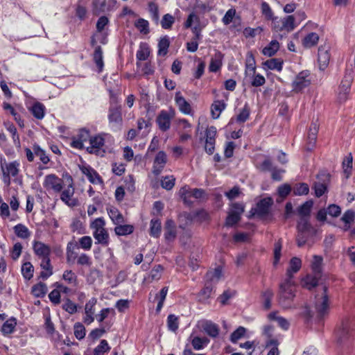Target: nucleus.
Returning <instances> with one entry per match:
<instances>
[{
    "mask_svg": "<svg viewBox=\"0 0 355 355\" xmlns=\"http://www.w3.org/2000/svg\"><path fill=\"white\" fill-rule=\"evenodd\" d=\"M296 288L294 282L290 279H286L279 285L278 292V302L284 309L295 308L293 300L295 297Z\"/></svg>",
    "mask_w": 355,
    "mask_h": 355,
    "instance_id": "1",
    "label": "nucleus"
},
{
    "mask_svg": "<svg viewBox=\"0 0 355 355\" xmlns=\"http://www.w3.org/2000/svg\"><path fill=\"white\" fill-rule=\"evenodd\" d=\"M295 27V17L294 15H286L283 17H275L271 22L272 31L277 33L281 38L293 31Z\"/></svg>",
    "mask_w": 355,
    "mask_h": 355,
    "instance_id": "2",
    "label": "nucleus"
},
{
    "mask_svg": "<svg viewBox=\"0 0 355 355\" xmlns=\"http://www.w3.org/2000/svg\"><path fill=\"white\" fill-rule=\"evenodd\" d=\"M105 222L103 218L95 219L90 225V228L94 230L93 236L96 243L103 246H107L110 243V236L107 230L105 227Z\"/></svg>",
    "mask_w": 355,
    "mask_h": 355,
    "instance_id": "3",
    "label": "nucleus"
},
{
    "mask_svg": "<svg viewBox=\"0 0 355 355\" xmlns=\"http://www.w3.org/2000/svg\"><path fill=\"white\" fill-rule=\"evenodd\" d=\"M327 293V288L324 286L321 295L315 297V309L320 319H322L329 313V303Z\"/></svg>",
    "mask_w": 355,
    "mask_h": 355,
    "instance_id": "4",
    "label": "nucleus"
},
{
    "mask_svg": "<svg viewBox=\"0 0 355 355\" xmlns=\"http://www.w3.org/2000/svg\"><path fill=\"white\" fill-rule=\"evenodd\" d=\"M107 117L112 128L120 129L123 122L121 105L112 103L109 107Z\"/></svg>",
    "mask_w": 355,
    "mask_h": 355,
    "instance_id": "5",
    "label": "nucleus"
},
{
    "mask_svg": "<svg viewBox=\"0 0 355 355\" xmlns=\"http://www.w3.org/2000/svg\"><path fill=\"white\" fill-rule=\"evenodd\" d=\"M352 81V71H346L338 87V99L340 103L345 102L347 100Z\"/></svg>",
    "mask_w": 355,
    "mask_h": 355,
    "instance_id": "6",
    "label": "nucleus"
},
{
    "mask_svg": "<svg viewBox=\"0 0 355 355\" xmlns=\"http://www.w3.org/2000/svg\"><path fill=\"white\" fill-rule=\"evenodd\" d=\"M70 183L68 186L62 189L60 193V200L70 207H74L78 205V200L73 198L75 189L73 187V179L70 177Z\"/></svg>",
    "mask_w": 355,
    "mask_h": 355,
    "instance_id": "7",
    "label": "nucleus"
},
{
    "mask_svg": "<svg viewBox=\"0 0 355 355\" xmlns=\"http://www.w3.org/2000/svg\"><path fill=\"white\" fill-rule=\"evenodd\" d=\"M105 139L102 135L92 137L89 139V146L87 147V151L91 154L101 155L105 153L103 149Z\"/></svg>",
    "mask_w": 355,
    "mask_h": 355,
    "instance_id": "8",
    "label": "nucleus"
},
{
    "mask_svg": "<svg viewBox=\"0 0 355 355\" xmlns=\"http://www.w3.org/2000/svg\"><path fill=\"white\" fill-rule=\"evenodd\" d=\"M43 186L47 191L60 193L63 189V180L55 174H49L45 176Z\"/></svg>",
    "mask_w": 355,
    "mask_h": 355,
    "instance_id": "9",
    "label": "nucleus"
},
{
    "mask_svg": "<svg viewBox=\"0 0 355 355\" xmlns=\"http://www.w3.org/2000/svg\"><path fill=\"white\" fill-rule=\"evenodd\" d=\"M310 73L308 71H301L292 83L293 91L299 92L311 84Z\"/></svg>",
    "mask_w": 355,
    "mask_h": 355,
    "instance_id": "10",
    "label": "nucleus"
},
{
    "mask_svg": "<svg viewBox=\"0 0 355 355\" xmlns=\"http://www.w3.org/2000/svg\"><path fill=\"white\" fill-rule=\"evenodd\" d=\"M173 116V110H171L169 112L162 110L156 119V122L159 128L163 132L168 130L171 127V121Z\"/></svg>",
    "mask_w": 355,
    "mask_h": 355,
    "instance_id": "11",
    "label": "nucleus"
},
{
    "mask_svg": "<svg viewBox=\"0 0 355 355\" xmlns=\"http://www.w3.org/2000/svg\"><path fill=\"white\" fill-rule=\"evenodd\" d=\"M216 133V128L214 126H210L206 130L205 150L209 155H212L214 152Z\"/></svg>",
    "mask_w": 355,
    "mask_h": 355,
    "instance_id": "12",
    "label": "nucleus"
},
{
    "mask_svg": "<svg viewBox=\"0 0 355 355\" xmlns=\"http://www.w3.org/2000/svg\"><path fill=\"white\" fill-rule=\"evenodd\" d=\"M180 196L184 200V203H191L189 200L190 197H193L196 199L202 198L205 191L202 189H190L187 187H182L180 190Z\"/></svg>",
    "mask_w": 355,
    "mask_h": 355,
    "instance_id": "13",
    "label": "nucleus"
},
{
    "mask_svg": "<svg viewBox=\"0 0 355 355\" xmlns=\"http://www.w3.org/2000/svg\"><path fill=\"white\" fill-rule=\"evenodd\" d=\"M91 137L89 130L85 128L80 129L77 135L72 138L71 146L77 149H83L84 148L83 143L89 140Z\"/></svg>",
    "mask_w": 355,
    "mask_h": 355,
    "instance_id": "14",
    "label": "nucleus"
},
{
    "mask_svg": "<svg viewBox=\"0 0 355 355\" xmlns=\"http://www.w3.org/2000/svg\"><path fill=\"white\" fill-rule=\"evenodd\" d=\"M330 58L329 46L326 45L320 46L318 49V60L320 69L324 70L328 66Z\"/></svg>",
    "mask_w": 355,
    "mask_h": 355,
    "instance_id": "15",
    "label": "nucleus"
},
{
    "mask_svg": "<svg viewBox=\"0 0 355 355\" xmlns=\"http://www.w3.org/2000/svg\"><path fill=\"white\" fill-rule=\"evenodd\" d=\"M166 162L167 157L166 153L164 151H159L157 154L153 162V173L155 175H158L162 173Z\"/></svg>",
    "mask_w": 355,
    "mask_h": 355,
    "instance_id": "16",
    "label": "nucleus"
},
{
    "mask_svg": "<svg viewBox=\"0 0 355 355\" xmlns=\"http://www.w3.org/2000/svg\"><path fill=\"white\" fill-rule=\"evenodd\" d=\"M19 162L18 161H13L7 163L5 160L3 162L1 161V171L6 173L10 177H16L19 172Z\"/></svg>",
    "mask_w": 355,
    "mask_h": 355,
    "instance_id": "17",
    "label": "nucleus"
},
{
    "mask_svg": "<svg viewBox=\"0 0 355 355\" xmlns=\"http://www.w3.org/2000/svg\"><path fill=\"white\" fill-rule=\"evenodd\" d=\"M272 203L273 200L271 198H265L261 200L257 205V214L261 218L267 216Z\"/></svg>",
    "mask_w": 355,
    "mask_h": 355,
    "instance_id": "18",
    "label": "nucleus"
},
{
    "mask_svg": "<svg viewBox=\"0 0 355 355\" xmlns=\"http://www.w3.org/2000/svg\"><path fill=\"white\" fill-rule=\"evenodd\" d=\"M33 248L35 254L40 258H49L51 254V248L41 241H34Z\"/></svg>",
    "mask_w": 355,
    "mask_h": 355,
    "instance_id": "19",
    "label": "nucleus"
},
{
    "mask_svg": "<svg viewBox=\"0 0 355 355\" xmlns=\"http://www.w3.org/2000/svg\"><path fill=\"white\" fill-rule=\"evenodd\" d=\"M318 125L316 122H313L309 130L308 136H307V145H306V149L307 150H311L313 147L315 146V144L316 143L317 139V135L318 132Z\"/></svg>",
    "mask_w": 355,
    "mask_h": 355,
    "instance_id": "20",
    "label": "nucleus"
},
{
    "mask_svg": "<svg viewBox=\"0 0 355 355\" xmlns=\"http://www.w3.org/2000/svg\"><path fill=\"white\" fill-rule=\"evenodd\" d=\"M177 235L176 225L171 219H168L164 226V238L168 242L173 241Z\"/></svg>",
    "mask_w": 355,
    "mask_h": 355,
    "instance_id": "21",
    "label": "nucleus"
},
{
    "mask_svg": "<svg viewBox=\"0 0 355 355\" xmlns=\"http://www.w3.org/2000/svg\"><path fill=\"white\" fill-rule=\"evenodd\" d=\"M175 101L180 110L182 113L185 114H191V107L190 104L186 101V99L182 96L180 92H177L175 93Z\"/></svg>",
    "mask_w": 355,
    "mask_h": 355,
    "instance_id": "22",
    "label": "nucleus"
},
{
    "mask_svg": "<svg viewBox=\"0 0 355 355\" xmlns=\"http://www.w3.org/2000/svg\"><path fill=\"white\" fill-rule=\"evenodd\" d=\"M79 247L76 243L69 242L67 246L66 258L67 263H73L75 260L78 259V254L76 251Z\"/></svg>",
    "mask_w": 355,
    "mask_h": 355,
    "instance_id": "23",
    "label": "nucleus"
},
{
    "mask_svg": "<svg viewBox=\"0 0 355 355\" xmlns=\"http://www.w3.org/2000/svg\"><path fill=\"white\" fill-rule=\"evenodd\" d=\"M223 54L216 51L214 55L211 58L209 66V69L211 72H217L223 64Z\"/></svg>",
    "mask_w": 355,
    "mask_h": 355,
    "instance_id": "24",
    "label": "nucleus"
},
{
    "mask_svg": "<svg viewBox=\"0 0 355 355\" xmlns=\"http://www.w3.org/2000/svg\"><path fill=\"white\" fill-rule=\"evenodd\" d=\"M83 173L87 176L88 180L92 184H101L103 183V180L98 173L92 168L84 167L82 169Z\"/></svg>",
    "mask_w": 355,
    "mask_h": 355,
    "instance_id": "25",
    "label": "nucleus"
},
{
    "mask_svg": "<svg viewBox=\"0 0 355 355\" xmlns=\"http://www.w3.org/2000/svg\"><path fill=\"white\" fill-rule=\"evenodd\" d=\"M338 339L342 342L350 334V324L348 320H343L336 331Z\"/></svg>",
    "mask_w": 355,
    "mask_h": 355,
    "instance_id": "26",
    "label": "nucleus"
},
{
    "mask_svg": "<svg viewBox=\"0 0 355 355\" xmlns=\"http://www.w3.org/2000/svg\"><path fill=\"white\" fill-rule=\"evenodd\" d=\"M302 261L300 259L297 257H293L291 259L289 263V268L286 271V279H290L291 280L293 278V274L297 272L301 268Z\"/></svg>",
    "mask_w": 355,
    "mask_h": 355,
    "instance_id": "27",
    "label": "nucleus"
},
{
    "mask_svg": "<svg viewBox=\"0 0 355 355\" xmlns=\"http://www.w3.org/2000/svg\"><path fill=\"white\" fill-rule=\"evenodd\" d=\"M107 214L114 224L119 225L125 223L123 216L117 208L112 207L107 209Z\"/></svg>",
    "mask_w": 355,
    "mask_h": 355,
    "instance_id": "28",
    "label": "nucleus"
},
{
    "mask_svg": "<svg viewBox=\"0 0 355 355\" xmlns=\"http://www.w3.org/2000/svg\"><path fill=\"white\" fill-rule=\"evenodd\" d=\"M320 277L321 275H317L314 273L313 275H307L302 280L303 286L311 290L318 285Z\"/></svg>",
    "mask_w": 355,
    "mask_h": 355,
    "instance_id": "29",
    "label": "nucleus"
},
{
    "mask_svg": "<svg viewBox=\"0 0 355 355\" xmlns=\"http://www.w3.org/2000/svg\"><path fill=\"white\" fill-rule=\"evenodd\" d=\"M203 329L207 335L212 338L217 337L220 331L218 326L211 321H206L204 323Z\"/></svg>",
    "mask_w": 355,
    "mask_h": 355,
    "instance_id": "30",
    "label": "nucleus"
},
{
    "mask_svg": "<svg viewBox=\"0 0 355 355\" xmlns=\"http://www.w3.org/2000/svg\"><path fill=\"white\" fill-rule=\"evenodd\" d=\"M319 40V36L315 33H310L302 40V44L305 48H311L315 46Z\"/></svg>",
    "mask_w": 355,
    "mask_h": 355,
    "instance_id": "31",
    "label": "nucleus"
},
{
    "mask_svg": "<svg viewBox=\"0 0 355 355\" xmlns=\"http://www.w3.org/2000/svg\"><path fill=\"white\" fill-rule=\"evenodd\" d=\"M164 270V268L161 265L155 266L150 272L147 280L149 282H153V281L159 280L162 275Z\"/></svg>",
    "mask_w": 355,
    "mask_h": 355,
    "instance_id": "32",
    "label": "nucleus"
},
{
    "mask_svg": "<svg viewBox=\"0 0 355 355\" xmlns=\"http://www.w3.org/2000/svg\"><path fill=\"white\" fill-rule=\"evenodd\" d=\"M213 286L211 282H207L204 288L200 291L198 298L200 302H205L209 299L212 293Z\"/></svg>",
    "mask_w": 355,
    "mask_h": 355,
    "instance_id": "33",
    "label": "nucleus"
},
{
    "mask_svg": "<svg viewBox=\"0 0 355 355\" xmlns=\"http://www.w3.org/2000/svg\"><path fill=\"white\" fill-rule=\"evenodd\" d=\"M279 49V43L277 40H272L269 44L263 48V55L271 57L274 55Z\"/></svg>",
    "mask_w": 355,
    "mask_h": 355,
    "instance_id": "34",
    "label": "nucleus"
},
{
    "mask_svg": "<svg viewBox=\"0 0 355 355\" xmlns=\"http://www.w3.org/2000/svg\"><path fill=\"white\" fill-rule=\"evenodd\" d=\"M14 232L19 238L26 239L31 236V232L28 227L23 224H17L14 227Z\"/></svg>",
    "mask_w": 355,
    "mask_h": 355,
    "instance_id": "35",
    "label": "nucleus"
},
{
    "mask_svg": "<svg viewBox=\"0 0 355 355\" xmlns=\"http://www.w3.org/2000/svg\"><path fill=\"white\" fill-rule=\"evenodd\" d=\"M225 108V104L223 101H216L211 105V112L214 119H218L221 112Z\"/></svg>",
    "mask_w": 355,
    "mask_h": 355,
    "instance_id": "36",
    "label": "nucleus"
},
{
    "mask_svg": "<svg viewBox=\"0 0 355 355\" xmlns=\"http://www.w3.org/2000/svg\"><path fill=\"white\" fill-rule=\"evenodd\" d=\"M313 205V202L312 200L305 202L299 207L297 209L298 215L300 216V217L309 218Z\"/></svg>",
    "mask_w": 355,
    "mask_h": 355,
    "instance_id": "37",
    "label": "nucleus"
},
{
    "mask_svg": "<svg viewBox=\"0 0 355 355\" xmlns=\"http://www.w3.org/2000/svg\"><path fill=\"white\" fill-rule=\"evenodd\" d=\"M134 231V227L131 225H116L114 228L115 234L118 236H125L130 234Z\"/></svg>",
    "mask_w": 355,
    "mask_h": 355,
    "instance_id": "38",
    "label": "nucleus"
},
{
    "mask_svg": "<svg viewBox=\"0 0 355 355\" xmlns=\"http://www.w3.org/2000/svg\"><path fill=\"white\" fill-rule=\"evenodd\" d=\"M17 325L16 319L12 318L6 320L1 327V331L3 335H8L12 333Z\"/></svg>",
    "mask_w": 355,
    "mask_h": 355,
    "instance_id": "39",
    "label": "nucleus"
},
{
    "mask_svg": "<svg viewBox=\"0 0 355 355\" xmlns=\"http://www.w3.org/2000/svg\"><path fill=\"white\" fill-rule=\"evenodd\" d=\"M313 260L311 263V270L313 273L317 275H321L322 274V257L318 255H314L313 257Z\"/></svg>",
    "mask_w": 355,
    "mask_h": 355,
    "instance_id": "40",
    "label": "nucleus"
},
{
    "mask_svg": "<svg viewBox=\"0 0 355 355\" xmlns=\"http://www.w3.org/2000/svg\"><path fill=\"white\" fill-rule=\"evenodd\" d=\"M161 222L159 219L150 220V234L151 236L158 238L161 234Z\"/></svg>",
    "mask_w": 355,
    "mask_h": 355,
    "instance_id": "41",
    "label": "nucleus"
},
{
    "mask_svg": "<svg viewBox=\"0 0 355 355\" xmlns=\"http://www.w3.org/2000/svg\"><path fill=\"white\" fill-rule=\"evenodd\" d=\"M168 288L167 286L163 287L159 293L155 296V298L158 300L156 311L159 313L163 307L164 301L166 300Z\"/></svg>",
    "mask_w": 355,
    "mask_h": 355,
    "instance_id": "42",
    "label": "nucleus"
},
{
    "mask_svg": "<svg viewBox=\"0 0 355 355\" xmlns=\"http://www.w3.org/2000/svg\"><path fill=\"white\" fill-rule=\"evenodd\" d=\"M47 292V287L44 283L40 282L32 287V293L37 297H42Z\"/></svg>",
    "mask_w": 355,
    "mask_h": 355,
    "instance_id": "43",
    "label": "nucleus"
},
{
    "mask_svg": "<svg viewBox=\"0 0 355 355\" xmlns=\"http://www.w3.org/2000/svg\"><path fill=\"white\" fill-rule=\"evenodd\" d=\"M45 107L43 104L36 103L32 106L31 111L32 114L37 119H42L44 116Z\"/></svg>",
    "mask_w": 355,
    "mask_h": 355,
    "instance_id": "44",
    "label": "nucleus"
},
{
    "mask_svg": "<svg viewBox=\"0 0 355 355\" xmlns=\"http://www.w3.org/2000/svg\"><path fill=\"white\" fill-rule=\"evenodd\" d=\"M282 64L283 62L277 58H271L263 63V65L268 69L271 70H277L279 71L282 69Z\"/></svg>",
    "mask_w": 355,
    "mask_h": 355,
    "instance_id": "45",
    "label": "nucleus"
},
{
    "mask_svg": "<svg viewBox=\"0 0 355 355\" xmlns=\"http://www.w3.org/2000/svg\"><path fill=\"white\" fill-rule=\"evenodd\" d=\"M191 342L194 349L200 350L208 344L209 340L205 337L200 338L195 336L192 338Z\"/></svg>",
    "mask_w": 355,
    "mask_h": 355,
    "instance_id": "46",
    "label": "nucleus"
},
{
    "mask_svg": "<svg viewBox=\"0 0 355 355\" xmlns=\"http://www.w3.org/2000/svg\"><path fill=\"white\" fill-rule=\"evenodd\" d=\"M245 73L254 74L256 72L255 59L252 53H248L245 62Z\"/></svg>",
    "mask_w": 355,
    "mask_h": 355,
    "instance_id": "47",
    "label": "nucleus"
},
{
    "mask_svg": "<svg viewBox=\"0 0 355 355\" xmlns=\"http://www.w3.org/2000/svg\"><path fill=\"white\" fill-rule=\"evenodd\" d=\"M268 318L270 320H276L279 327L283 329L287 330L289 328V322L285 318L278 316L276 312L269 313Z\"/></svg>",
    "mask_w": 355,
    "mask_h": 355,
    "instance_id": "48",
    "label": "nucleus"
},
{
    "mask_svg": "<svg viewBox=\"0 0 355 355\" xmlns=\"http://www.w3.org/2000/svg\"><path fill=\"white\" fill-rule=\"evenodd\" d=\"M170 42L168 36H164L161 38L158 43V55H166L168 53V49L169 47Z\"/></svg>",
    "mask_w": 355,
    "mask_h": 355,
    "instance_id": "49",
    "label": "nucleus"
},
{
    "mask_svg": "<svg viewBox=\"0 0 355 355\" xmlns=\"http://www.w3.org/2000/svg\"><path fill=\"white\" fill-rule=\"evenodd\" d=\"M33 150L35 153V155L37 157H39L40 161L44 164H46L50 161L49 157L46 155L45 150L42 149L39 145L35 144L33 146Z\"/></svg>",
    "mask_w": 355,
    "mask_h": 355,
    "instance_id": "50",
    "label": "nucleus"
},
{
    "mask_svg": "<svg viewBox=\"0 0 355 355\" xmlns=\"http://www.w3.org/2000/svg\"><path fill=\"white\" fill-rule=\"evenodd\" d=\"M34 268L31 262H26L21 266V273L26 279H31L33 276Z\"/></svg>",
    "mask_w": 355,
    "mask_h": 355,
    "instance_id": "51",
    "label": "nucleus"
},
{
    "mask_svg": "<svg viewBox=\"0 0 355 355\" xmlns=\"http://www.w3.org/2000/svg\"><path fill=\"white\" fill-rule=\"evenodd\" d=\"M222 277V270L221 268H216L214 271H209L207 273L206 277L207 282H214L216 283Z\"/></svg>",
    "mask_w": 355,
    "mask_h": 355,
    "instance_id": "52",
    "label": "nucleus"
},
{
    "mask_svg": "<svg viewBox=\"0 0 355 355\" xmlns=\"http://www.w3.org/2000/svg\"><path fill=\"white\" fill-rule=\"evenodd\" d=\"M94 60L101 71L103 67V51L100 46L96 47L94 53Z\"/></svg>",
    "mask_w": 355,
    "mask_h": 355,
    "instance_id": "53",
    "label": "nucleus"
},
{
    "mask_svg": "<svg viewBox=\"0 0 355 355\" xmlns=\"http://www.w3.org/2000/svg\"><path fill=\"white\" fill-rule=\"evenodd\" d=\"M106 0H93V12L96 15H98L103 12L105 9Z\"/></svg>",
    "mask_w": 355,
    "mask_h": 355,
    "instance_id": "54",
    "label": "nucleus"
},
{
    "mask_svg": "<svg viewBox=\"0 0 355 355\" xmlns=\"http://www.w3.org/2000/svg\"><path fill=\"white\" fill-rule=\"evenodd\" d=\"M62 309L72 315L77 312L78 306L77 304L73 302L70 299L67 298L62 306Z\"/></svg>",
    "mask_w": 355,
    "mask_h": 355,
    "instance_id": "55",
    "label": "nucleus"
},
{
    "mask_svg": "<svg viewBox=\"0 0 355 355\" xmlns=\"http://www.w3.org/2000/svg\"><path fill=\"white\" fill-rule=\"evenodd\" d=\"M135 26L141 33L148 34L149 33V23L144 19H139L135 21Z\"/></svg>",
    "mask_w": 355,
    "mask_h": 355,
    "instance_id": "56",
    "label": "nucleus"
},
{
    "mask_svg": "<svg viewBox=\"0 0 355 355\" xmlns=\"http://www.w3.org/2000/svg\"><path fill=\"white\" fill-rule=\"evenodd\" d=\"M311 227L309 218L301 217L297 224L298 232L306 233L310 230Z\"/></svg>",
    "mask_w": 355,
    "mask_h": 355,
    "instance_id": "57",
    "label": "nucleus"
},
{
    "mask_svg": "<svg viewBox=\"0 0 355 355\" xmlns=\"http://www.w3.org/2000/svg\"><path fill=\"white\" fill-rule=\"evenodd\" d=\"M148 11L151 15L152 19L157 24L159 20V8L157 3H155V2H149Z\"/></svg>",
    "mask_w": 355,
    "mask_h": 355,
    "instance_id": "58",
    "label": "nucleus"
},
{
    "mask_svg": "<svg viewBox=\"0 0 355 355\" xmlns=\"http://www.w3.org/2000/svg\"><path fill=\"white\" fill-rule=\"evenodd\" d=\"M167 326L169 330L176 331L179 327L178 318L173 314H170L167 318Z\"/></svg>",
    "mask_w": 355,
    "mask_h": 355,
    "instance_id": "59",
    "label": "nucleus"
},
{
    "mask_svg": "<svg viewBox=\"0 0 355 355\" xmlns=\"http://www.w3.org/2000/svg\"><path fill=\"white\" fill-rule=\"evenodd\" d=\"M110 347L105 340H101L100 344L94 349V355H102L103 354L109 352Z\"/></svg>",
    "mask_w": 355,
    "mask_h": 355,
    "instance_id": "60",
    "label": "nucleus"
},
{
    "mask_svg": "<svg viewBox=\"0 0 355 355\" xmlns=\"http://www.w3.org/2000/svg\"><path fill=\"white\" fill-rule=\"evenodd\" d=\"M309 187L306 183L297 184L293 187V193L295 195L302 196L309 193Z\"/></svg>",
    "mask_w": 355,
    "mask_h": 355,
    "instance_id": "61",
    "label": "nucleus"
},
{
    "mask_svg": "<svg viewBox=\"0 0 355 355\" xmlns=\"http://www.w3.org/2000/svg\"><path fill=\"white\" fill-rule=\"evenodd\" d=\"M175 22V18L171 14H166L161 21V26L164 29H170Z\"/></svg>",
    "mask_w": 355,
    "mask_h": 355,
    "instance_id": "62",
    "label": "nucleus"
},
{
    "mask_svg": "<svg viewBox=\"0 0 355 355\" xmlns=\"http://www.w3.org/2000/svg\"><path fill=\"white\" fill-rule=\"evenodd\" d=\"M250 108L247 104H245L243 108L241 110L239 114L236 116V121L239 123L245 122L250 116Z\"/></svg>",
    "mask_w": 355,
    "mask_h": 355,
    "instance_id": "63",
    "label": "nucleus"
},
{
    "mask_svg": "<svg viewBox=\"0 0 355 355\" xmlns=\"http://www.w3.org/2000/svg\"><path fill=\"white\" fill-rule=\"evenodd\" d=\"M79 248H81L84 250H89L92 245V239L89 236H84L78 240Z\"/></svg>",
    "mask_w": 355,
    "mask_h": 355,
    "instance_id": "64",
    "label": "nucleus"
}]
</instances>
